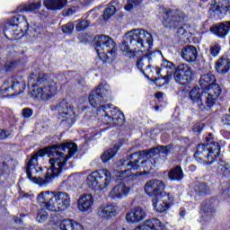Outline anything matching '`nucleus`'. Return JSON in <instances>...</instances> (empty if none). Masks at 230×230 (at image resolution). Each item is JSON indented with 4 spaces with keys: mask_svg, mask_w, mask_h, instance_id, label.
<instances>
[{
    "mask_svg": "<svg viewBox=\"0 0 230 230\" xmlns=\"http://www.w3.org/2000/svg\"><path fill=\"white\" fill-rule=\"evenodd\" d=\"M76 144L68 142L39 150L27 162L28 179L39 186H48L67 170V160L76 154Z\"/></svg>",
    "mask_w": 230,
    "mask_h": 230,
    "instance_id": "nucleus-1",
    "label": "nucleus"
},
{
    "mask_svg": "<svg viewBox=\"0 0 230 230\" xmlns=\"http://www.w3.org/2000/svg\"><path fill=\"white\" fill-rule=\"evenodd\" d=\"M216 82L215 75L211 73L203 74L199 78V85L203 91L201 92L199 87H194L190 92V99L199 111H209L222 94V88Z\"/></svg>",
    "mask_w": 230,
    "mask_h": 230,
    "instance_id": "nucleus-2",
    "label": "nucleus"
},
{
    "mask_svg": "<svg viewBox=\"0 0 230 230\" xmlns=\"http://www.w3.org/2000/svg\"><path fill=\"white\" fill-rule=\"evenodd\" d=\"M109 96H111V87L107 83H102L90 93L88 101L92 107L98 108V112L104 116L103 119L108 125L116 127L123 123V119L120 117L121 112L113 106L102 105V103H105L109 100Z\"/></svg>",
    "mask_w": 230,
    "mask_h": 230,
    "instance_id": "nucleus-3",
    "label": "nucleus"
},
{
    "mask_svg": "<svg viewBox=\"0 0 230 230\" xmlns=\"http://www.w3.org/2000/svg\"><path fill=\"white\" fill-rule=\"evenodd\" d=\"M161 154L163 155H168L170 154V147L159 146L157 147L151 148L150 150L139 151L130 155V159H132L134 155L139 157V159H145V157H146L147 159L142 161L140 164L139 160L128 162L126 164L127 169H125L124 171H119V179H120V181H125L127 177H130V175H132V172H130L132 170H141V168H143L144 172H150V170H154L155 168V165L157 164V157L155 156L161 155Z\"/></svg>",
    "mask_w": 230,
    "mask_h": 230,
    "instance_id": "nucleus-4",
    "label": "nucleus"
},
{
    "mask_svg": "<svg viewBox=\"0 0 230 230\" xmlns=\"http://www.w3.org/2000/svg\"><path fill=\"white\" fill-rule=\"evenodd\" d=\"M28 85L31 87V98L37 102H48L58 93L57 83L40 68L31 72L28 79Z\"/></svg>",
    "mask_w": 230,
    "mask_h": 230,
    "instance_id": "nucleus-5",
    "label": "nucleus"
},
{
    "mask_svg": "<svg viewBox=\"0 0 230 230\" xmlns=\"http://www.w3.org/2000/svg\"><path fill=\"white\" fill-rule=\"evenodd\" d=\"M37 202L51 213H64L71 208V196L66 191L43 190L37 196Z\"/></svg>",
    "mask_w": 230,
    "mask_h": 230,
    "instance_id": "nucleus-6",
    "label": "nucleus"
},
{
    "mask_svg": "<svg viewBox=\"0 0 230 230\" xmlns=\"http://www.w3.org/2000/svg\"><path fill=\"white\" fill-rule=\"evenodd\" d=\"M154 44L152 34L143 29H133L125 34L124 40L120 45V51L126 55H132L134 51L140 49L145 51L150 49Z\"/></svg>",
    "mask_w": 230,
    "mask_h": 230,
    "instance_id": "nucleus-7",
    "label": "nucleus"
},
{
    "mask_svg": "<svg viewBox=\"0 0 230 230\" xmlns=\"http://www.w3.org/2000/svg\"><path fill=\"white\" fill-rule=\"evenodd\" d=\"M112 182V174L107 169H100L88 174L86 184L90 190L94 191H102L109 190V186Z\"/></svg>",
    "mask_w": 230,
    "mask_h": 230,
    "instance_id": "nucleus-8",
    "label": "nucleus"
},
{
    "mask_svg": "<svg viewBox=\"0 0 230 230\" xmlns=\"http://www.w3.org/2000/svg\"><path fill=\"white\" fill-rule=\"evenodd\" d=\"M218 155H220V145L215 141L199 145L194 154V157L199 163L207 164H213Z\"/></svg>",
    "mask_w": 230,
    "mask_h": 230,
    "instance_id": "nucleus-9",
    "label": "nucleus"
},
{
    "mask_svg": "<svg viewBox=\"0 0 230 230\" xmlns=\"http://www.w3.org/2000/svg\"><path fill=\"white\" fill-rule=\"evenodd\" d=\"M114 45V40L107 35H100L96 38L95 49L102 62L111 63L116 58Z\"/></svg>",
    "mask_w": 230,
    "mask_h": 230,
    "instance_id": "nucleus-10",
    "label": "nucleus"
},
{
    "mask_svg": "<svg viewBox=\"0 0 230 230\" xmlns=\"http://www.w3.org/2000/svg\"><path fill=\"white\" fill-rule=\"evenodd\" d=\"M26 89V82L21 75L9 77L4 81L0 89L1 98H8L10 96H19L22 94Z\"/></svg>",
    "mask_w": 230,
    "mask_h": 230,
    "instance_id": "nucleus-11",
    "label": "nucleus"
},
{
    "mask_svg": "<svg viewBox=\"0 0 230 230\" xmlns=\"http://www.w3.org/2000/svg\"><path fill=\"white\" fill-rule=\"evenodd\" d=\"M56 111L58 112L59 119L65 121L67 125H75L76 121L77 110L66 101L60 102L56 105Z\"/></svg>",
    "mask_w": 230,
    "mask_h": 230,
    "instance_id": "nucleus-12",
    "label": "nucleus"
},
{
    "mask_svg": "<svg viewBox=\"0 0 230 230\" xmlns=\"http://www.w3.org/2000/svg\"><path fill=\"white\" fill-rule=\"evenodd\" d=\"M186 19V14L179 9H167L164 13V26L177 28L180 22Z\"/></svg>",
    "mask_w": 230,
    "mask_h": 230,
    "instance_id": "nucleus-13",
    "label": "nucleus"
},
{
    "mask_svg": "<svg viewBox=\"0 0 230 230\" xmlns=\"http://www.w3.org/2000/svg\"><path fill=\"white\" fill-rule=\"evenodd\" d=\"M173 78L176 84L186 85L193 80V69L188 64H181L175 69Z\"/></svg>",
    "mask_w": 230,
    "mask_h": 230,
    "instance_id": "nucleus-14",
    "label": "nucleus"
},
{
    "mask_svg": "<svg viewBox=\"0 0 230 230\" xmlns=\"http://www.w3.org/2000/svg\"><path fill=\"white\" fill-rule=\"evenodd\" d=\"M173 200V195L171 193L161 192L160 195L153 199V208L157 213H164V211L170 209V206H172Z\"/></svg>",
    "mask_w": 230,
    "mask_h": 230,
    "instance_id": "nucleus-15",
    "label": "nucleus"
},
{
    "mask_svg": "<svg viewBox=\"0 0 230 230\" xmlns=\"http://www.w3.org/2000/svg\"><path fill=\"white\" fill-rule=\"evenodd\" d=\"M164 190H166V184L163 181L156 179L146 181L144 187L145 193L148 197H154L155 199L157 195H161V193H166Z\"/></svg>",
    "mask_w": 230,
    "mask_h": 230,
    "instance_id": "nucleus-16",
    "label": "nucleus"
},
{
    "mask_svg": "<svg viewBox=\"0 0 230 230\" xmlns=\"http://www.w3.org/2000/svg\"><path fill=\"white\" fill-rule=\"evenodd\" d=\"M131 190L132 189L128 185L125 184V182H120L111 188L108 193V197L113 200H121L127 199L130 195Z\"/></svg>",
    "mask_w": 230,
    "mask_h": 230,
    "instance_id": "nucleus-17",
    "label": "nucleus"
},
{
    "mask_svg": "<svg viewBox=\"0 0 230 230\" xmlns=\"http://www.w3.org/2000/svg\"><path fill=\"white\" fill-rule=\"evenodd\" d=\"M146 218V212L141 207H135L126 215V220L129 224H139Z\"/></svg>",
    "mask_w": 230,
    "mask_h": 230,
    "instance_id": "nucleus-18",
    "label": "nucleus"
},
{
    "mask_svg": "<svg viewBox=\"0 0 230 230\" xmlns=\"http://www.w3.org/2000/svg\"><path fill=\"white\" fill-rule=\"evenodd\" d=\"M26 31H28V27L7 25L6 30H4V36L11 40H19V39L24 37Z\"/></svg>",
    "mask_w": 230,
    "mask_h": 230,
    "instance_id": "nucleus-19",
    "label": "nucleus"
},
{
    "mask_svg": "<svg viewBox=\"0 0 230 230\" xmlns=\"http://www.w3.org/2000/svg\"><path fill=\"white\" fill-rule=\"evenodd\" d=\"M93 206H94V197H93V194H84L79 197L77 200V208L79 211L87 213V211L93 209Z\"/></svg>",
    "mask_w": 230,
    "mask_h": 230,
    "instance_id": "nucleus-20",
    "label": "nucleus"
},
{
    "mask_svg": "<svg viewBox=\"0 0 230 230\" xmlns=\"http://www.w3.org/2000/svg\"><path fill=\"white\" fill-rule=\"evenodd\" d=\"M97 215L101 218L109 220L112 218V217H116L118 215V205L110 203L108 205L102 206L99 208Z\"/></svg>",
    "mask_w": 230,
    "mask_h": 230,
    "instance_id": "nucleus-21",
    "label": "nucleus"
},
{
    "mask_svg": "<svg viewBox=\"0 0 230 230\" xmlns=\"http://www.w3.org/2000/svg\"><path fill=\"white\" fill-rule=\"evenodd\" d=\"M210 31L218 37V39H224L229 35L230 31V21L223 22L217 24L213 25L210 28Z\"/></svg>",
    "mask_w": 230,
    "mask_h": 230,
    "instance_id": "nucleus-22",
    "label": "nucleus"
},
{
    "mask_svg": "<svg viewBox=\"0 0 230 230\" xmlns=\"http://www.w3.org/2000/svg\"><path fill=\"white\" fill-rule=\"evenodd\" d=\"M134 230H166V226L161 223V220L153 217L146 220L144 224L138 226Z\"/></svg>",
    "mask_w": 230,
    "mask_h": 230,
    "instance_id": "nucleus-23",
    "label": "nucleus"
},
{
    "mask_svg": "<svg viewBox=\"0 0 230 230\" xmlns=\"http://www.w3.org/2000/svg\"><path fill=\"white\" fill-rule=\"evenodd\" d=\"M216 71L219 75H227L230 70V58L227 55H223L216 62Z\"/></svg>",
    "mask_w": 230,
    "mask_h": 230,
    "instance_id": "nucleus-24",
    "label": "nucleus"
},
{
    "mask_svg": "<svg viewBox=\"0 0 230 230\" xmlns=\"http://www.w3.org/2000/svg\"><path fill=\"white\" fill-rule=\"evenodd\" d=\"M181 58L186 62H195L197 57H199V52H197V48L193 45H189L184 47L181 52Z\"/></svg>",
    "mask_w": 230,
    "mask_h": 230,
    "instance_id": "nucleus-25",
    "label": "nucleus"
},
{
    "mask_svg": "<svg viewBox=\"0 0 230 230\" xmlns=\"http://www.w3.org/2000/svg\"><path fill=\"white\" fill-rule=\"evenodd\" d=\"M60 230H84V226L82 224L73 220V219H63L59 223Z\"/></svg>",
    "mask_w": 230,
    "mask_h": 230,
    "instance_id": "nucleus-26",
    "label": "nucleus"
},
{
    "mask_svg": "<svg viewBox=\"0 0 230 230\" xmlns=\"http://www.w3.org/2000/svg\"><path fill=\"white\" fill-rule=\"evenodd\" d=\"M42 3L40 1L32 2L18 6L17 12H31V13H37L40 10Z\"/></svg>",
    "mask_w": 230,
    "mask_h": 230,
    "instance_id": "nucleus-27",
    "label": "nucleus"
},
{
    "mask_svg": "<svg viewBox=\"0 0 230 230\" xmlns=\"http://www.w3.org/2000/svg\"><path fill=\"white\" fill-rule=\"evenodd\" d=\"M43 4L48 10H62L67 4V0H45Z\"/></svg>",
    "mask_w": 230,
    "mask_h": 230,
    "instance_id": "nucleus-28",
    "label": "nucleus"
},
{
    "mask_svg": "<svg viewBox=\"0 0 230 230\" xmlns=\"http://www.w3.org/2000/svg\"><path fill=\"white\" fill-rule=\"evenodd\" d=\"M214 172L220 177H230V164L220 161L216 164Z\"/></svg>",
    "mask_w": 230,
    "mask_h": 230,
    "instance_id": "nucleus-29",
    "label": "nucleus"
},
{
    "mask_svg": "<svg viewBox=\"0 0 230 230\" xmlns=\"http://www.w3.org/2000/svg\"><path fill=\"white\" fill-rule=\"evenodd\" d=\"M9 26H22V28H28L30 24L28 23V20L25 16H22L21 14H17L16 16H13L10 22H8Z\"/></svg>",
    "mask_w": 230,
    "mask_h": 230,
    "instance_id": "nucleus-30",
    "label": "nucleus"
},
{
    "mask_svg": "<svg viewBox=\"0 0 230 230\" xmlns=\"http://www.w3.org/2000/svg\"><path fill=\"white\" fill-rule=\"evenodd\" d=\"M184 177V172H182V168L181 166H176L170 170L168 173V178L170 181H182Z\"/></svg>",
    "mask_w": 230,
    "mask_h": 230,
    "instance_id": "nucleus-31",
    "label": "nucleus"
},
{
    "mask_svg": "<svg viewBox=\"0 0 230 230\" xmlns=\"http://www.w3.org/2000/svg\"><path fill=\"white\" fill-rule=\"evenodd\" d=\"M211 12H216L217 13L226 14L230 10V5H224L220 3V0H215V3L210 6Z\"/></svg>",
    "mask_w": 230,
    "mask_h": 230,
    "instance_id": "nucleus-32",
    "label": "nucleus"
},
{
    "mask_svg": "<svg viewBox=\"0 0 230 230\" xmlns=\"http://www.w3.org/2000/svg\"><path fill=\"white\" fill-rule=\"evenodd\" d=\"M137 67L143 73L144 71H148L150 67H152V64H150V59L148 57L143 56L138 58L137 61Z\"/></svg>",
    "mask_w": 230,
    "mask_h": 230,
    "instance_id": "nucleus-33",
    "label": "nucleus"
},
{
    "mask_svg": "<svg viewBox=\"0 0 230 230\" xmlns=\"http://www.w3.org/2000/svg\"><path fill=\"white\" fill-rule=\"evenodd\" d=\"M177 36L181 42H190V27L183 25L177 31Z\"/></svg>",
    "mask_w": 230,
    "mask_h": 230,
    "instance_id": "nucleus-34",
    "label": "nucleus"
},
{
    "mask_svg": "<svg viewBox=\"0 0 230 230\" xmlns=\"http://www.w3.org/2000/svg\"><path fill=\"white\" fill-rule=\"evenodd\" d=\"M119 150V148L115 146L112 148L104 151V153L101 156L102 163H109V161H111V159H112L114 155H116Z\"/></svg>",
    "mask_w": 230,
    "mask_h": 230,
    "instance_id": "nucleus-35",
    "label": "nucleus"
},
{
    "mask_svg": "<svg viewBox=\"0 0 230 230\" xmlns=\"http://www.w3.org/2000/svg\"><path fill=\"white\" fill-rule=\"evenodd\" d=\"M209 187L206 183H198L195 186V192L199 195L200 197L204 195H208L209 193Z\"/></svg>",
    "mask_w": 230,
    "mask_h": 230,
    "instance_id": "nucleus-36",
    "label": "nucleus"
},
{
    "mask_svg": "<svg viewBox=\"0 0 230 230\" xmlns=\"http://www.w3.org/2000/svg\"><path fill=\"white\" fill-rule=\"evenodd\" d=\"M150 49H152V45L150 46L149 49H146L144 51H147L146 55H145L144 57H147L149 62H152V60H154V58H159V57H162V53L159 50H154V51H150Z\"/></svg>",
    "mask_w": 230,
    "mask_h": 230,
    "instance_id": "nucleus-37",
    "label": "nucleus"
},
{
    "mask_svg": "<svg viewBox=\"0 0 230 230\" xmlns=\"http://www.w3.org/2000/svg\"><path fill=\"white\" fill-rule=\"evenodd\" d=\"M162 67H164V69H167V75L168 76H172V73L175 71V65L173 63L164 59L162 63Z\"/></svg>",
    "mask_w": 230,
    "mask_h": 230,
    "instance_id": "nucleus-38",
    "label": "nucleus"
},
{
    "mask_svg": "<svg viewBox=\"0 0 230 230\" xmlns=\"http://www.w3.org/2000/svg\"><path fill=\"white\" fill-rule=\"evenodd\" d=\"M209 51L212 57L217 58L218 57V55H220V51H222V47L218 43H214L210 46Z\"/></svg>",
    "mask_w": 230,
    "mask_h": 230,
    "instance_id": "nucleus-39",
    "label": "nucleus"
},
{
    "mask_svg": "<svg viewBox=\"0 0 230 230\" xmlns=\"http://www.w3.org/2000/svg\"><path fill=\"white\" fill-rule=\"evenodd\" d=\"M114 13H116V7L114 5H110L109 7H107L103 13V17L105 21H108V19H111V17H112Z\"/></svg>",
    "mask_w": 230,
    "mask_h": 230,
    "instance_id": "nucleus-40",
    "label": "nucleus"
},
{
    "mask_svg": "<svg viewBox=\"0 0 230 230\" xmlns=\"http://www.w3.org/2000/svg\"><path fill=\"white\" fill-rule=\"evenodd\" d=\"M89 24L90 22L87 20L78 21V23L75 26V30L76 31H82V30H85V28H88Z\"/></svg>",
    "mask_w": 230,
    "mask_h": 230,
    "instance_id": "nucleus-41",
    "label": "nucleus"
},
{
    "mask_svg": "<svg viewBox=\"0 0 230 230\" xmlns=\"http://www.w3.org/2000/svg\"><path fill=\"white\" fill-rule=\"evenodd\" d=\"M63 33H73V30H75V23L68 22L61 27Z\"/></svg>",
    "mask_w": 230,
    "mask_h": 230,
    "instance_id": "nucleus-42",
    "label": "nucleus"
},
{
    "mask_svg": "<svg viewBox=\"0 0 230 230\" xmlns=\"http://www.w3.org/2000/svg\"><path fill=\"white\" fill-rule=\"evenodd\" d=\"M48 212H46V210H43L38 214L36 220L42 224V222H46V220H48Z\"/></svg>",
    "mask_w": 230,
    "mask_h": 230,
    "instance_id": "nucleus-43",
    "label": "nucleus"
},
{
    "mask_svg": "<svg viewBox=\"0 0 230 230\" xmlns=\"http://www.w3.org/2000/svg\"><path fill=\"white\" fill-rule=\"evenodd\" d=\"M13 67H15V62L13 61H7L4 65V66L1 69V71H12V69H13Z\"/></svg>",
    "mask_w": 230,
    "mask_h": 230,
    "instance_id": "nucleus-44",
    "label": "nucleus"
},
{
    "mask_svg": "<svg viewBox=\"0 0 230 230\" xmlns=\"http://www.w3.org/2000/svg\"><path fill=\"white\" fill-rule=\"evenodd\" d=\"M137 4H138L137 0H128V4L125 6V10H127V12H130L132 8H134V6H137Z\"/></svg>",
    "mask_w": 230,
    "mask_h": 230,
    "instance_id": "nucleus-45",
    "label": "nucleus"
},
{
    "mask_svg": "<svg viewBox=\"0 0 230 230\" xmlns=\"http://www.w3.org/2000/svg\"><path fill=\"white\" fill-rule=\"evenodd\" d=\"M22 114L25 119L31 118V116H33V110H31V108H24L22 111Z\"/></svg>",
    "mask_w": 230,
    "mask_h": 230,
    "instance_id": "nucleus-46",
    "label": "nucleus"
},
{
    "mask_svg": "<svg viewBox=\"0 0 230 230\" xmlns=\"http://www.w3.org/2000/svg\"><path fill=\"white\" fill-rule=\"evenodd\" d=\"M77 10H78V7L73 6L68 8L66 12L65 11V13L66 15H73V13H76Z\"/></svg>",
    "mask_w": 230,
    "mask_h": 230,
    "instance_id": "nucleus-47",
    "label": "nucleus"
},
{
    "mask_svg": "<svg viewBox=\"0 0 230 230\" xmlns=\"http://www.w3.org/2000/svg\"><path fill=\"white\" fill-rule=\"evenodd\" d=\"M10 136V133L4 129H0V139H6Z\"/></svg>",
    "mask_w": 230,
    "mask_h": 230,
    "instance_id": "nucleus-48",
    "label": "nucleus"
},
{
    "mask_svg": "<svg viewBox=\"0 0 230 230\" xmlns=\"http://www.w3.org/2000/svg\"><path fill=\"white\" fill-rule=\"evenodd\" d=\"M222 121H223L224 125H230V115L226 114L225 116H223Z\"/></svg>",
    "mask_w": 230,
    "mask_h": 230,
    "instance_id": "nucleus-49",
    "label": "nucleus"
},
{
    "mask_svg": "<svg viewBox=\"0 0 230 230\" xmlns=\"http://www.w3.org/2000/svg\"><path fill=\"white\" fill-rule=\"evenodd\" d=\"M2 166L6 173H10V167H8V164H6L5 162H3Z\"/></svg>",
    "mask_w": 230,
    "mask_h": 230,
    "instance_id": "nucleus-50",
    "label": "nucleus"
},
{
    "mask_svg": "<svg viewBox=\"0 0 230 230\" xmlns=\"http://www.w3.org/2000/svg\"><path fill=\"white\" fill-rule=\"evenodd\" d=\"M155 97L156 98H163V93L162 92H158L155 93Z\"/></svg>",
    "mask_w": 230,
    "mask_h": 230,
    "instance_id": "nucleus-51",
    "label": "nucleus"
},
{
    "mask_svg": "<svg viewBox=\"0 0 230 230\" xmlns=\"http://www.w3.org/2000/svg\"><path fill=\"white\" fill-rule=\"evenodd\" d=\"M14 222H15L16 224H21L22 219H21L20 217H14Z\"/></svg>",
    "mask_w": 230,
    "mask_h": 230,
    "instance_id": "nucleus-52",
    "label": "nucleus"
},
{
    "mask_svg": "<svg viewBox=\"0 0 230 230\" xmlns=\"http://www.w3.org/2000/svg\"><path fill=\"white\" fill-rule=\"evenodd\" d=\"M117 166H125V163L123 161H119L117 164Z\"/></svg>",
    "mask_w": 230,
    "mask_h": 230,
    "instance_id": "nucleus-53",
    "label": "nucleus"
},
{
    "mask_svg": "<svg viewBox=\"0 0 230 230\" xmlns=\"http://www.w3.org/2000/svg\"><path fill=\"white\" fill-rule=\"evenodd\" d=\"M184 215H186V211L181 210V217H184Z\"/></svg>",
    "mask_w": 230,
    "mask_h": 230,
    "instance_id": "nucleus-54",
    "label": "nucleus"
},
{
    "mask_svg": "<svg viewBox=\"0 0 230 230\" xmlns=\"http://www.w3.org/2000/svg\"><path fill=\"white\" fill-rule=\"evenodd\" d=\"M38 33H42V29H40V30L38 31Z\"/></svg>",
    "mask_w": 230,
    "mask_h": 230,
    "instance_id": "nucleus-55",
    "label": "nucleus"
},
{
    "mask_svg": "<svg viewBox=\"0 0 230 230\" xmlns=\"http://www.w3.org/2000/svg\"><path fill=\"white\" fill-rule=\"evenodd\" d=\"M23 197L28 198V197H30V195L29 194H24Z\"/></svg>",
    "mask_w": 230,
    "mask_h": 230,
    "instance_id": "nucleus-56",
    "label": "nucleus"
},
{
    "mask_svg": "<svg viewBox=\"0 0 230 230\" xmlns=\"http://www.w3.org/2000/svg\"><path fill=\"white\" fill-rule=\"evenodd\" d=\"M23 217H25L24 215H21V218H22Z\"/></svg>",
    "mask_w": 230,
    "mask_h": 230,
    "instance_id": "nucleus-57",
    "label": "nucleus"
},
{
    "mask_svg": "<svg viewBox=\"0 0 230 230\" xmlns=\"http://www.w3.org/2000/svg\"><path fill=\"white\" fill-rule=\"evenodd\" d=\"M0 209H3V208L0 207Z\"/></svg>",
    "mask_w": 230,
    "mask_h": 230,
    "instance_id": "nucleus-58",
    "label": "nucleus"
},
{
    "mask_svg": "<svg viewBox=\"0 0 230 230\" xmlns=\"http://www.w3.org/2000/svg\"><path fill=\"white\" fill-rule=\"evenodd\" d=\"M35 31H37V29H35Z\"/></svg>",
    "mask_w": 230,
    "mask_h": 230,
    "instance_id": "nucleus-59",
    "label": "nucleus"
}]
</instances>
